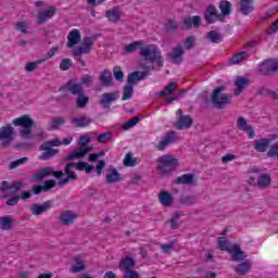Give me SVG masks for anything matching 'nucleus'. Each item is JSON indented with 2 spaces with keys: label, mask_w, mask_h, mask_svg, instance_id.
Here are the masks:
<instances>
[{
  "label": "nucleus",
  "mask_w": 278,
  "mask_h": 278,
  "mask_svg": "<svg viewBox=\"0 0 278 278\" xmlns=\"http://www.w3.org/2000/svg\"><path fill=\"white\" fill-rule=\"evenodd\" d=\"M12 136H14V128L10 125L0 128V140H3L1 143L3 149L12 142Z\"/></svg>",
  "instance_id": "obj_10"
},
{
  "label": "nucleus",
  "mask_w": 278,
  "mask_h": 278,
  "mask_svg": "<svg viewBox=\"0 0 278 278\" xmlns=\"http://www.w3.org/2000/svg\"><path fill=\"white\" fill-rule=\"evenodd\" d=\"M80 85L81 86H91L92 85V76L90 75H85L80 79Z\"/></svg>",
  "instance_id": "obj_62"
},
{
  "label": "nucleus",
  "mask_w": 278,
  "mask_h": 278,
  "mask_svg": "<svg viewBox=\"0 0 278 278\" xmlns=\"http://www.w3.org/2000/svg\"><path fill=\"white\" fill-rule=\"evenodd\" d=\"M192 125H194V119L190 115H185L178 117V119L174 124V127L181 131L182 129H190Z\"/></svg>",
  "instance_id": "obj_16"
},
{
  "label": "nucleus",
  "mask_w": 278,
  "mask_h": 278,
  "mask_svg": "<svg viewBox=\"0 0 278 278\" xmlns=\"http://www.w3.org/2000/svg\"><path fill=\"white\" fill-rule=\"evenodd\" d=\"M140 50V55L143 58L146 62H150L151 64H155L156 68L164 67V56H162V51L155 45H148L144 47L143 41H135L130 45H127L124 49L126 53H134V51Z\"/></svg>",
  "instance_id": "obj_1"
},
{
  "label": "nucleus",
  "mask_w": 278,
  "mask_h": 278,
  "mask_svg": "<svg viewBox=\"0 0 278 278\" xmlns=\"http://www.w3.org/2000/svg\"><path fill=\"white\" fill-rule=\"evenodd\" d=\"M124 278H140V274H138V271H136V270L127 271L124 275Z\"/></svg>",
  "instance_id": "obj_64"
},
{
  "label": "nucleus",
  "mask_w": 278,
  "mask_h": 278,
  "mask_svg": "<svg viewBox=\"0 0 278 278\" xmlns=\"http://www.w3.org/2000/svg\"><path fill=\"white\" fill-rule=\"evenodd\" d=\"M75 266L72 267V273H81V270H86V264L81 257L77 256L75 258Z\"/></svg>",
  "instance_id": "obj_45"
},
{
  "label": "nucleus",
  "mask_w": 278,
  "mask_h": 278,
  "mask_svg": "<svg viewBox=\"0 0 278 278\" xmlns=\"http://www.w3.org/2000/svg\"><path fill=\"white\" fill-rule=\"evenodd\" d=\"M72 123L75 125V127H88V125H90V123H92V119L88 116H80V117H74L72 119Z\"/></svg>",
  "instance_id": "obj_34"
},
{
  "label": "nucleus",
  "mask_w": 278,
  "mask_h": 278,
  "mask_svg": "<svg viewBox=\"0 0 278 278\" xmlns=\"http://www.w3.org/2000/svg\"><path fill=\"white\" fill-rule=\"evenodd\" d=\"M106 17L111 23H118L121 21V13H118L117 9H112L106 11Z\"/></svg>",
  "instance_id": "obj_42"
},
{
  "label": "nucleus",
  "mask_w": 278,
  "mask_h": 278,
  "mask_svg": "<svg viewBox=\"0 0 278 278\" xmlns=\"http://www.w3.org/2000/svg\"><path fill=\"white\" fill-rule=\"evenodd\" d=\"M79 42H81V33L78 29H73L67 36L66 46L71 49L75 45H79Z\"/></svg>",
  "instance_id": "obj_29"
},
{
  "label": "nucleus",
  "mask_w": 278,
  "mask_h": 278,
  "mask_svg": "<svg viewBox=\"0 0 278 278\" xmlns=\"http://www.w3.org/2000/svg\"><path fill=\"white\" fill-rule=\"evenodd\" d=\"M225 90H227V87L219 86L215 88L211 94L212 104L214 108H217V110H225V108L231 103V94L223 93Z\"/></svg>",
  "instance_id": "obj_4"
},
{
  "label": "nucleus",
  "mask_w": 278,
  "mask_h": 278,
  "mask_svg": "<svg viewBox=\"0 0 278 278\" xmlns=\"http://www.w3.org/2000/svg\"><path fill=\"white\" fill-rule=\"evenodd\" d=\"M270 142H273V139L270 138L256 139L254 141V149L257 153H266L268 147H270Z\"/></svg>",
  "instance_id": "obj_22"
},
{
  "label": "nucleus",
  "mask_w": 278,
  "mask_h": 278,
  "mask_svg": "<svg viewBox=\"0 0 278 278\" xmlns=\"http://www.w3.org/2000/svg\"><path fill=\"white\" fill-rule=\"evenodd\" d=\"M147 77H149L148 71H135L128 75L127 84H138V81H142V79H147Z\"/></svg>",
  "instance_id": "obj_27"
},
{
  "label": "nucleus",
  "mask_w": 278,
  "mask_h": 278,
  "mask_svg": "<svg viewBox=\"0 0 278 278\" xmlns=\"http://www.w3.org/2000/svg\"><path fill=\"white\" fill-rule=\"evenodd\" d=\"M92 151V148L90 147H78L76 149H74V153L76 154V160H81L84 157H86V155L88 154V152Z\"/></svg>",
  "instance_id": "obj_41"
},
{
  "label": "nucleus",
  "mask_w": 278,
  "mask_h": 278,
  "mask_svg": "<svg viewBox=\"0 0 278 278\" xmlns=\"http://www.w3.org/2000/svg\"><path fill=\"white\" fill-rule=\"evenodd\" d=\"M218 14V10H216V7L214 4H210L204 10V21L208 25H214L216 23V15Z\"/></svg>",
  "instance_id": "obj_19"
},
{
  "label": "nucleus",
  "mask_w": 278,
  "mask_h": 278,
  "mask_svg": "<svg viewBox=\"0 0 278 278\" xmlns=\"http://www.w3.org/2000/svg\"><path fill=\"white\" fill-rule=\"evenodd\" d=\"M207 40L210 42H213V45H218L219 42H223V35L216 30H211L206 34Z\"/></svg>",
  "instance_id": "obj_39"
},
{
  "label": "nucleus",
  "mask_w": 278,
  "mask_h": 278,
  "mask_svg": "<svg viewBox=\"0 0 278 278\" xmlns=\"http://www.w3.org/2000/svg\"><path fill=\"white\" fill-rule=\"evenodd\" d=\"M55 12H58V9L55 7H49L48 10L43 12H39L37 15V25H42V23H47V18H53L55 16Z\"/></svg>",
  "instance_id": "obj_20"
},
{
  "label": "nucleus",
  "mask_w": 278,
  "mask_h": 278,
  "mask_svg": "<svg viewBox=\"0 0 278 278\" xmlns=\"http://www.w3.org/2000/svg\"><path fill=\"white\" fill-rule=\"evenodd\" d=\"M235 86L237 87L233 90L235 97H238L244 92L248 86H251V79L243 77V76H237L235 80Z\"/></svg>",
  "instance_id": "obj_11"
},
{
  "label": "nucleus",
  "mask_w": 278,
  "mask_h": 278,
  "mask_svg": "<svg viewBox=\"0 0 278 278\" xmlns=\"http://www.w3.org/2000/svg\"><path fill=\"white\" fill-rule=\"evenodd\" d=\"M267 157H277L278 160V141L273 143L270 149L267 151Z\"/></svg>",
  "instance_id": "obj_53"
},
{
  "label": "nucleus",
  "mask_w": 278,
  "mask_h": 278,
  "mask_svg": "<svg viewBox=\"0 0 278 278\" xmlns=\"http://www.w3.org/2000/svg\"><path fill=\"white\" fill-rule=\"evenodd\" d=\"M13 125H15V127H23V129L20 130V136L21 138H24V140H31L35 138L31 127L36 125V122H34L29 115H23L13 119Z\"/></svg>",
  "instance_id": "obj_5"
},
{
  "label": "nucleus",
  "mask_w": 278,
  "mask_h": 278,
  "mask_svg": "<svg viewBox=\"0 0 278 278\" xmlns=\"http://www.w3.org/2000/svg\"><path fill=\"white\" fill-rule=\"evenodd\" d=\"M239 12L243 14V16H249L255 7H253V0H240L239 3Z\"/></svg>",
  "instance_id": "obj_25"
},
{
  "label": "nucleus",
  "mask_w": 278,
  "mask_h": 278,
  "mask_svg": "<svg viewBox=\"0 0 278 278\" xmlns=\"http://www.w3.org/2000/svg\"><path fill=\"white\" fill-rule=\"evenodd\" d=\"M257 71L264 77H275L278 75V58L265 59L258 64Z\"/></svg>",
  "instance_id": "obj_6"
},
{
  "label": "nucleus",
  "mask_w": 278,
  "mask_h": 278,
  "mask_svg": "<svg viewBox=\"0 0 278 278\" xmlns=\"http://www.w3.org/2000/svg\"><path fill=\"white\" fill-rule=\"evenodd\" d=\"M94 40H97V37H85L83 39V47L89 49V51H92V47H94Z\"/></svg>",
  "instance_id": "obj_50"
},
{
  "label": "nucleus",
  "mask_w": 278,
  "mask_h": 278,
  "mask_svg": "<svg viewBox=\"0 0 278 278\" xmlns=\"http://www.w3.org/2000/svg\"><path fill=\"white\" fill-rule=\"evenodd\" d=\"M39 149H40V151H45V152L39 156V160H43V161L51 160V157H55V155H58V153H60V150H58V149H52V148L49 147V146H45V143L41 144Z\"/></svg>",
  "instance_id": "obj_24"
},
{
  "label": "nucleus",
  "mask_w": 278,
  "mask_h": 278,
  "mask_svg": "<svg viewBox=\"0 0 278 278\" xmlns=\"http://www.w3.org/2000/svg\"><path fill=\"white\" fill-rule=\"evenodd\" d=\"M113 74H114L116 81H123L125 74L123 73V70H121V66H115L113 68Z\"/></svg>",
  "instance_id": "obj_54"
},
{
  "label": "nucleus",
  "mask_w": 278,
  "mask_h": 278,
  "mask_svg": "<svg viewBox=\"0 0 278 278\" xmlns=\"http://www.w3.org/2000/svg\"><path fill=\"white\" fill-rule=\"evenodd\" d=\"M180 205H194L197 203V195H182L179 198Z\"/></svg>",
  "instance_id": "obj_43"
},
{
  "label": "nucleus",
  "mask_w": 278,
  "mask_h": 278,
  "mask_svg": "<svg viewBox=\"0 0 278 278\" xmlns=\"http://www.w3.org/2000/svg\"><path fill=\"white\" fill-rule=\"evenodd\" d=\"M165 29L167 34H175L177 29H179V24L175 20H168L167 23L165 24Z\"/></svg>",
  "instance_id": "obj_46"
},
{
  "label": "nucleus",
  "mask_w": 278,
  "mask_h": 278,
  "mask_svg": "<svg viewBox=\"0 0 278 278\" xmlns=\"http://www.w3.org/2000/svg\"><path fill=\"white\" fill-rule=\"evenodd\" d=\"M103 168H105V161L99 160L98 164L96 165V173L99 176H101V173H103Z\"/></svg>",
  "instance_id": "obj_61"
},
{
  "label": "nucleus",
  "mask_w": 278,
  "mask_h": 278,
  "mask_svg": "<svg viewBox=\"0 0 278 278\" xmlns=\"http://www.w3.org/2000/svg\"><path fill=\"white\" fill-rule=\"evenodd\" d=\"M237 127L241 131H244L245 134H248V138H255V130H253V126L249 125L244 117L240 116L238 118Z\"/></svg>",
  "instance_id": "obj_18"
},
{
  "label": "nucleus",
  "mask_w": 278,
  "mask_h": 278,
  "mask_svg": "<svg viewBox=\"0 0 278 278\" xmlns=\"http://www.w3.org/2000/svg\"><path fill=\"white\" fill-rule=\"evenodd\" d=\"M116 99V92H104L100 97L99 104L103 110H110V105H112Z\"/></svg>",
  "instance_id": "obj_15"
},
{
  "label": "nucleus",
  "mask_w": 278,
  "mask_h": 278,
  "mask_svg": "<svg viewBox=\"0 0 278 278\" xmlns=\"http://www.w3.org/2000/svg\"><path fill=\"white\" fill-rule=\"evenodd\" d=\"M53 207V200H48L42 204H33L31 212L34 216H40V214H45V212H49Z\"/></svg>",
  "instance_id": "obj_17"
},
{
  "label": "nucleus",
  "mask_w": 278,
  "mask_h": 278,
  "mask_svg": "<svg viewBox=\"0 0 278 278\" xmlns=\"http://www.w3.org/2000/svg\"><path fill=\"white\" fill-rule=\"evenodd\" d=\"M111 138H112V131H106V132L100 134L97 138V141L100 144H105V142H110Z\"/></svg>",
  "instance_id": "obj_48"
},
{
  "label": "nucleus",
  "mask_w": 278,
  "mask_h": 278,
  "mask_svg": "<svg viewBox=\"0 0 278 278\" xmlns=\"http://www.w3.org/2000/svg\"><path fill=\"white\" fill-rule=\"evenodd\" d=\"M124 166H136V159H132L131 152H128L124 159Z\"/></svg>",
  "instance_id": "obj_55"
},
{
  "label": "nucleus",
  "mask_w": 278,
  "mask_h": 278,
  "mask_svg": "<svg viewBox=\"0 0 278 278\" xmlns=\"http://www.w3.org/2000/svg\"><path fill=\"white\" fill-rule=\"evenodd\" d=\"M271 181L270 175L263 172L256 186H258V188H270Z\"/></svg>",
  "instance_id": "obj_37"
},
{
  "label": "nucleus",
  "mask_w": 278,
  "mask_h": 278,
  "mask_svg": "<svg viewBox=\"0 0 278 278\" xmlns=\"http://www.w3.org/2000/svg\"><path fill=\"white\" fill-rule=\"evenodd\" d=\"M59 92H70L74 97H78V94L84 92V86L75 83L73 79H70L65 85L59 88Z\"/></svg>",
  "instance_id": "obj_9"
},
{
  "label": "nucleus",
  "mask_w": 278,
  "mask_h": 278,
  "mask_svg": "<svg viewBox=\"0 0 278 278\" xmlns=\"http://www.w3.org/2000/svg\"><path fill=\"white\" fill-rule=\"evenodd\" d=\"M249 60V53L247 51H241L232 55L231 59H229V64H240L241 62H247Z\"/></svg>",
  "instance_id": "obj_32"
},
{
  "label": "nucleus",
  "mask_w": 278,
  "mask_h": 278,
  "mask_svg": "<svg viewBox=\"0 0 278 278\" xmlns=\"http://www.w3.org/2000/svg\"><path fill=\"white\" fill-rule=\"evenodd\" d=\"M194 36L187 37L184 42L185 49L188 51H190V49H194Z\"/></svg>",
  "instance_id": "obj_58"
},
{
  "label": "nucleus",
  "mask_w": 278,
  "mask_h": 278,
  "mask_svg": "<svg viewBox=\"0 0 278 278\" xmlns=\"http://www.w3.org/2000/svg\"><path fill=\"white\" fill-rule=\"evenodd\" d=\"M134 86H136V84H129V83H127L124 86L122 101H128V99H131V97H134Z\"/></svg>",
  "instance_id": "obj_40"
},
{
  "label": "nucleus",
  "mask_w": 278,
  "mask_h": 278,
  "mask_svg": "<svg viewBox=\"0 0 278 278\" xmlns=\"http://www.w3.org/2000/svg\"><path fill=\"white\" fill-rule=\"evenodd\" d=\"M55 186H58V181H55L54 179H50V180H46L43 182V186H41V188L43 192H49V190H53Z\"/></svg>",
  "instance_id": "obj_51"
},
{
  "label": "nucleus",
  "mask_w": 278,
  "mask_h": 278,
  "mask_svg": "<svg viewBox=\"0 0 278 278\" xmlns=\"http://www.w3.org/2000/svg\"><path fill=\"white\" fill-rule=\"evenodd\" d=\"M217 247L220 249V251H226V253H229L232 262H241V260H247V253L242 251L240 244H232L231 248H229V241H227L225 237L219 238Z\"/></svg>",
  "instance_id": "obj_2"
},
{
  "label": "nucleus",
  "mask_w": 278,
  "mask_h": 278,
  "mask_svg": "<svg viewBox=\"0 0 278 278\" xmlns=\"http://www.w3.org/2000/svg\"><path fill=\"white\" fill-rule=\"evenodd\" d=\"M251 270V261L244 258L241 260V263L235 267V273L239 275V277H244Z\"/></svg>",
  "instance_id": "obj_28"
},
{
  "label": "nucleus",
  "mask_w": 278,
  "mask_h": 278,
  "mask_svg": "<svg viewBox=\"0 0 278 278\" xmlns=\"http://www.w3.org/2000/svg\"><path fill=\"white\" fill-rule=\"evenodd\" d=\"M123 180V175L118 173V170L114 167H110L108 169V174L105 177L106 184H118V181Z\"/></svg>",
  "instance_id": "obj_23"
},
{
  "label": "nucleus",
  "mask_w": 278,
  "mask_h": 278,
  "mask_svg": "<svg viewBox=\"0 0 278 278\" xmlns=\"http://www.w3.org/2000/svg\"><path fill=\"white\" fill-rule=\"evenodd\" d=\"M90 103V98L86 96V93L83 91V93H79L76 99V108H79L80 110H84Z\"/></svg>",
  "instance_id": "obj_38"
},
{
  "label": "nucleus",
  "mask_w": 278,
  "mask_h": 278,
  "mask_svg": "<svg viewBox=\"0 0 278 278\" xmlns=\"http://www.w3.org/2000/svg\"><path fill=\"white\" fill-rule=\"evenodd\" d=\"M50 175H52V177H56V179H62V177H64V172H55L53 167H43L33 175V179L34 181H42L45 177H49Z\"/></svg>",
  "instance_id": "obj_7"
},
{
  "label": "nucleus",
  "mask_w": 278,
  "mask_h": 278,
  "mask_svg": "<svg viewBox=\"0 0 278 278\" xmlns=\"http://www.w3.org/2000/svg\"><path fill=\"white\" fill-rule=\"evenodd\" d=\"M71 168H75V163L70 162L65 165V175L66 177L59 180V186H66L70 180L77 181L78 177L75 172L71 170Z\"/></svg>",
  "instance_id": "obj_12"
},
{
  "label": "nucleus",
  "mask_w": 278,
  "mask_h": 278,
  "mask_svg": "<svg viewBox=\"0 0 278 278\" xmlns=\"http://www.w3.org/2000/svg\"><path fill=\"white\" fill-rule=\"evenodd\" d=\"M139 123H140V117L136 116V117L127 121L126 123H124L123 129H125V130L131 129V127H136Z\"/></svg>",
  "instance_id": "obj_49"
},
{
  "label": "nucleus",
  "mask_w": 278,
  "mask_h": 278,
  "mask_svg": "<svg viewBox=\"0 0 278 278\" xmlns=\"http://www.w3.org/2000/svg\"><path fill=\"white\" fill-rule=\"evenodd\" d=\"M14 219L12 216H1L0 217V229L2 231H10L13 227Z\"/></svg>",
  "instance_id": "obj_33"
},
{
  "label": "nucleus",
  "mask_w": 278,
  "mask_h": 278,
  "mask_svg": "<svg viewBox=\"0 0 278 278\" xmlns=\"http://www.w3.org/2000/svg\"><path fill=\"white\" fill-rule=\"evenodd\" d=\"M251 173L254 175L249 177L248 184H250V186H256L260 182V177H262L264 170L261 168H253Z\"/></svg>",
  "instance_id": "obj_36"
},
{
  "label": "nucleus",
  "mask_w": 278,
  "mask_h": 278,
  "mask_svg": "<svg viewBox=\"0 0 278 278\" xmlns=\"http://www.w3.org/2000/svg\"><path fill=\"white\" fill-rule=\"evenodd\" d=\"M27 160H28L27 157H22L16 161H13L10 164V168L11 169L17 168V166H21V164H23L24 162H27Z\"/></svg>",
  "instance_id": "obj_63"
},
{
  "label": "nucleus",
  "mask_w": 278,
  "mask_h": 278,
  "mask_svg": "<svg viewBox=\"0 0 278 278\" xmlns=\"http://www.w3.org/2000/svg\"><path fill=\"white\" fill-rule=\"evenodd\" d=\"M177 140H179V138L177 137V132L175 130H170L165 135L164 139L159 142L156 149L159 151H164V149H166V147H168L170 142H177Z\"/></svg>",
  "instance_id": "obj_14"
},
{
  "label": "nucleus",
  "mask_w": 278,
  "mask_h": 278,
  "mask_svg": "<svg viewBox=\"0 0 278 278\" xmlns=\"http://www.w3.org/2000/svg\"><path fill=\"white\" fill-rule=\"evenodd\" d=\"M21 188H23V181H14L9 190H11V194H16Z\"/></svg>",
  "instance_id": "obj_59"
},
{
  "label": "nucleus",
  "mask_w": 278,
  "mask_h": 278,
  "mask_svg": "<svg viewBox=\"0 0 278 278\" xmlns=\"http://www.w3.org/2000/svg\"><path fill=\"white\" fill-rule=\"evenodd\" d=\"M231 8H232L231 2L227 0H222L219 2V10L222 14H226L227 16H229V14H231Z\"/></svg>",
  "instance_id": "obj_44"
},
{
  "label": "nucleus",
  "mask_w": 278,
  "mask_h": 278,
  "mask_svg": "<svg viewBox=\"0 0 278 278\" xmlns=\"http://www.w3.org/2000/svg\"><path fill=\"white\" fill-rule=\"evenodd\" d=\"M201 16L194 15V16H185L181 18L179 27L182 31H190L192 29V26L195 29H199L201 27Z\"/></svg>",
  "instance_id": "obj_8"
},
{
  "label": "nucleus",
  "mask_w": 278,
  "mask_h": 278,
  "mask_svg": "<svg viewBox=\"0 0 278 278\" xmlns=\"http://www.w3.org/2000/svg\"><path fill=\"white\" fill-rule=\"evenodd\" d=\"M194 181V174H184L180 177H177L175 180H173V184L175 186H190V184H193Z\"/></svg>",
  "instance_id": "obj_30"
},
{
  "label": "nucleus",
  "mask_w": 278,
  "mask_h": 278,
  "mask_svg": "<svg viewBox=\"0 0 278 278\" xmlns=\"http://www.w3.org/2000/svg\"><path fill=\"white\" fill-rule=\"evenodd\" d=\"M157 162L156 170L161 173V175H170V173H175V170L179 168V160L173 155H162L159 157Z\"/></svg>",
  "instance_id": "obj_3"
},
{
  "label": "nucleus",
  "mask_w": 278,
  "mask_h": 278,
  "mask_svg": "<svg viewBox=\"0 0 278 278\" xmlns=\"http://www.w3.org/2000/svg\"><path fill=\"white\" fill-rule=\"evenodd\" d=\"M15 29L22 34H29V30H27V24L23 21L17 22Z\"/></svg>",
  "instance_id": "obj_60"
},
{
  "label": "nucleus",
  "mask_w": 278,
  "mask_h": 278,
  "mask_svg": "<svg viewBox=\"0 0 278 278\" xmlns=\"http://www.w3.org/2000/svg\"><path fill=\"white\" fill-rule=\"evenodd\" d=\"M66 121H64V117H54L53 121L50 124L51 129H58L59 125H64Z\"/></svg>",
  "instance_id": "obj_57"
},
{
  "label": "nucleus",
  "mask_w": 278,
  "mask_h": 278,
  "mask_svg": "<svg viewBox=\"0 0 278 278\" xmlns=\"http://www.w3.org/2000/svg\"><path fill=\"white\" fill-rule=\"evenodd\" d=\"M99 81L105 88H110V86H112V72L109 70H103L99 76Z\"/></svg>",
  "instance_id": "obj_31"
},
{
  "label": "nucleus",
  "mask_w": 278,
  "mask_h": 278,
  "mask_svg": "<svg viewBox=\"0 0 278 278\" xmlns=\"http://www.w3.org/2000/svg\"><path fill=\"white\" fill-rule=\"evenodd\" d=\"M184 47L177 46L173 48V51L168 54V58L172 59L173 64H181L184 62Z\"/></svg>",
  "instance_id": "obj_21"
},
{
  "label": "nucleus",
  "mask_w": 278,
  "mask_h": 278,
  "mask_svg": "<svg viewBox=\"0 0 278 278\" xmlns=\"http://www.w3.org/2000/svg\"><path fill=\"white\" fill-rule=\"evenodd\" d=\"M159 201L165 207L173 205V195L168 191H161L159 194Z\"/></svg>",
  "instance_id": "obj_35"
},
{
  "label": "nucleus",
  "mask_w": 278,
  "mask_h": 278,
  "mask_svg": "<svg viewBox=\"0 0 278 278\" xmlns=\"http://www.w3.org/2000/svg\"><path fill=\"white\" fill-rule=\"evenodd\" d=\"M73 66V60L71 59H63L60 63L61 71H68Z\"/></svg>",
  "instance_id": "obj_56"
},
{
  "label": "nucleus",
  "mask_w": 278,
  "mask_h": 278,
  "mask_svg": "<svg viewBox=\"0 0 278 278\" xmlns=\"http://www.w3.org/2000/svg\"><path fill=\"white\" fill-rule=\"evenodd\" d=\"M59 220L61 225H73L75 220H77V214L73 213L72 211H65L60 215Z\"/></svg>",
  "instance_id": "obj_26"
},
{
  "label": "nucleus",
  "mask_w": 278,
  "mask_h": 278,
  "mask_svg": "<svg viewBox=\"0 0 278 278\" xmlns=\"http://www.w3.org/2000/svg\"><path fill=\"white\" fill-rule=\"evenodd\" d=\"M119 270L123 273H131L136 268V260L131 256H125L119 261Z\"/></svg>",
  "instance_id": "obj_13"
},
{
  "label": "nucleus",
  "mask_w": 278,
  "mask_h": 278,
  "mask_svg": "<svg viewBox=\"0 0 278 278\" xmlns=\"http://www.w3.org/2000/svg\"><path fill=\"white\" fill-rule=\"evenodd\" d=\"M42 62H47V59H40V60H37L36 62H28L25 65V71L27 73H31L33 71H36V68L38 67V64H42Z\"/></svg>",
  "instance_id": "obj_47"
},
{
  "label": "nucleus",
  "mask_w": 278,
  "mask_h": 278,
  "mask_svg": "<svg viewBox=\"0 0 278 278\" xmlns=\"http://www.w3.org/2000/svg\"><path fill=\"white\" fill-rule=\"evenodd\" d=\"M88 53H90V49L85 48V46H83V47H78L77 49H75L73 52V55H74V58H80V55H86Z\"/></svg>",
  "instance_id": "obj_52"
}]
</instances>
